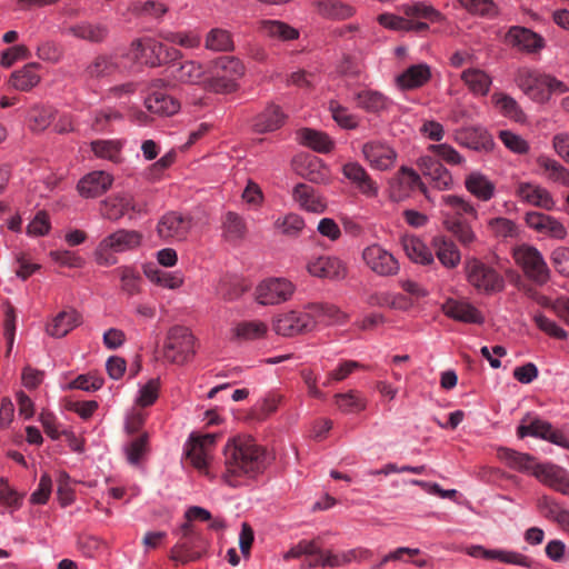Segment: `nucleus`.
<instances>
[{
    "label": "nucleus",
    "instance_id": "c9c22d12",
    "mask_svg": "<svg viewBox=\"0 0 569 569\" xmlns=\"http://www.w3.org/2000/svg\"><path fill=\"white\" fill-rule=\"evenodd\" d=\"M80 323L81 316L76 310L61 311L47 326V332L51 337L62 338Z\"/></svg>",
    "mask_w": 569,
    "mask_h": 569
},
{
    "label": "nucleus",
    "instance_id": "8fccbe9b",
    "mask_svg": "<svg viewBox=\"0 0 569 569\" xmlns=\"http://www.w3.org/2000/svg\"><path fill=\"white\" fill-rule=\"evenodd\" d=\"M146 277L153 283L167 289H178L183 284V276L181 272H169L157 268L146 267Z\"/></svg>",
    "mask_w": 569,
    "mask_h": 569
},
{
    "label": "nucleus",
    "instance_id": "6e6552de",
    "mask_svg": "<svg viewBox=\"0 0 569 569\" xmlns=\"http://www.w3.org/2000/svg\"><path fill=\"white\" fill-rule=\"evenodd\" d=\"M295 290V284L284 278H269L258 284L256 299L262 306L280 305L288 301Z\"/></svg>",
    "mask_w": 569,
    "mask_h": 569
},
{
    "label": "nucleus",
    "instance_id": "ddd939ff",
    "mask_svg": "<svg viewBox=\"0 0 569 569\" xmlns=\"http://www.w3.org/2000/svg\"><path fill=\"white\" fill-rule=\"evenodd\" d=\"M306 269L310 276L328 280H343L348 273L346 263L335 256L312 257Z\"/></svg>",
    "mask_w": 569,
    "mask_h": 569
},
{
    "label": "nucleus",
    "instance_id": "e433bc0d",
    "mask_svg": "<svg viewBox=\"0 0 569 569\" xmlns=\"http://www.w3.org/2000/svg\"><path fill=\"white\" fill-rule=\"evenodd\" d=\"M259 31L266 37L280 41H291L299 38V30L280 20H261Z\"/></svg>",
    "mask_w": 569,
    "mask_h": 569
},
{
    "label": "nucleus",
    "instance_id": "6e6d98bb",
    "mask_svg": "<svg viewBox=\"0 0 569 569\" xmlns=\"http://www.w3.org/2000/svg\"><path fill=\"white\" fill-rule=\"evenodd\" d=\"M203 74V67L192 60L184 61L173 71L176 80L191 84L199 83L202 80Z\"/></svg>",
    "mask_w": 569,
    "mask_h": 569
},
{
    "label": "nucleus",
    "instance_id": "f3484780",
    "mask_svg": "<svg viewBox=\"0 0 569 569\" xmlns=\"http://www.w3.org/2000/svg\"><path fill=\"white\" fill-rule=\"evenodd\" d=\"M456 142L477 152H491L496 146L492 136L482 127L462 128L456 132Z\"/></svg>",
    "mask_w": 569,
    "mask_h": 569
},
{
    "label": "nucleus",
    "instance_id": "4d7b16f0",
    "mask_svg": "<svg viewBox=\"0 0 569 569\" xmlns=\"http://www.w3.org/2000/svg\"><path fill=\"white\" fill-rule=\"evenodd\" d=\"M53 120V110L50 107L34 106L28 112V126L32 131H43Z\"/></svg>",
    "mask_w": 569,
    "mask_h": 569
},
{
    "label": "nucleus",
    "instance_id": "dca6fc26",
    "mask_svg": "<svg viewBox=\"0 0 569 569\" xmlns=\"http://www.w3.org/2000/svg\"><path fill=\"white\" fill-rule=\"evenodd\" d=\"M161 42L150 38L134 39L129 49V57L141 64L150 68H157L161 66L160 59Z\"/></svg>",
    "mask_w": 569,
    "mask_h": 569
},
{
    "label": "nucleus",
    "instance_id": "4c0bfd02",
    "mask_svg": "<svg viewBox=\"0 0 569 569\" xmlns=\"http://www.w3.org/2000/svg\"><path fill=\"white\" fill-rule=\"evenodd\" d=\"M144 106L150 112L163 117L172 116L180 109V102L166 92L148 94Z\"/></svg>",
    "mask_w": 569,
    "mask_h": 569
},
{
    "label": "nucleus",
    "instance_id": "bf43d9fd",
    "mask_svg": "<svg viewBox=\"0 0 569 569\" xmlns=\"http://www.w3.org/2000/svg\"><path fill=\"white\" fill-rule=\"evenodd\" d=\"M159 37L167 42L178 44L186 49L198 48L201 43L199 34L192 31L187 32H174V31H161Z\"/></svg>",
    "mask_w": 569,
    "mask_h": 569
},
{
    "label": "nucleus",
    "instance_id": "ea45409f",
    "mask_svg": "<svg viewBox=\"0 0 569 569\" xmlns=\"http://www.w3.org/2000/svg\"><path fill=\"white\" fill-rule=\"evenodd\" d=\"M67 32L78 39L92 43H100L106 40L109 30L104 24H93L90 22H80L67 29Z\"/></svg>",
    "mask_w": 569,
    "mask_h": 569
},
{
    "label": "nucleus",
    "instance_id": "b1692460",
    "mask_svg": "<svg viewBox=\"0 0 569 569\" xmlns=\"http://www.w3.org/2000/svg\"><path fill=\"white\" fill-rule=\"evenodd\" d=\"M342 173L362 194L377 197L378 186L360 163L352 161L343 164Z\"/></svg>",
    "mask_w": 569,
    "mask_h": 569
},
{
    "label": "nucleus",
    "instance_id": "7c9ffc66",
    "mask_svg": "<svg viewBox=\"0 0 569 569\" xmlns=\"http://www.w3.org/2000/svg\"><path fill=\"white\" fill-rule=\"evenodd\" d=\"M431 78L430 67L426 63L413 64L397 77V84L402 90L422 87Z\"/></svg>",
    "mask_w": 569,
    "mask_h": 569
},
{
    "label": "nucleus",
    "instance_id": "5fc2aeb1",
    "mask_svg": "<svg viewBox=\"0 0 569 569\" xmlns=\"http://www.w3.org/2000/svg\"><path fill=\"white\" fill-rule=\"evenodd\" d=\"M184 453L196 469L207 470L209 451L203 448V445L194 441V438L189 437L184 445Z\"/></svg>",
    "mask_w": 569,
    "mask_h": 569
},
{
    "label": "nucleus",
    "instance_id": "338daca9",
    "mask_svg": "<svg viewBox=\"0 0 569 569\" xmlns=\"http://www.w3.org/2000/svg\"><path fill=\"white\" fill-rule=\"evenodd\" d=\"M274 227L288 237H297L305 228V220L297 213H288L282 218H278Z\"/></svg>",
    "mask_w": 569,
    "mask_h": 569
},
{
    "label": "nucleus",
    "instance_id": "052dcab7",
    "mask_svg": "<svg viewBox=\"0 0 569 569\" xmlns=\"http://www.w3.org/2000/svg\"><path fill=\"white\" fill-rule=\"evenodd\" d=\"M540 507L547 510L546 517L556 521L563 530L569 528V510L562 508L556 500L543 497Z\"/></svg>",
    "mask_w": 569,
    "mask_h": 569
},
{
    "label": "nucleus",
    "instance_id": "3c124183",
    "mask_svg": "<svg viewBox=\"0 0 569 569\" xmlns=\"http://www.w3.org/2000/svg\"><path fill=\"white\" fill-rule=\"evenodd\" d=\"M403 249L409 259L416 263L426 266L433 262L432 251L419 238L411 237L405 239Z\"/></svg>",
    "mask_w": 569,
    "mask_h": 569
},
{
    "label": "nucleus",
    "instance_id": "6ab92c4d",
    "mask_svg": "<svg viewBox=\"0 0 569 569\" xmlns=\"http://www.w3.org/2000/svg\"><path fill=\"white\" fill-rule=\"evenodd\" d=\"M505 41L509 46L527 53L538 52L545 47V40L540 34L520 26L511 27L506 33Z\"/></svg>",
    "mask_w": 569,
    "mask_h": 569
},
{
    "label": "nucleus",
    "instance_id": "e2e57ef3",
    "mask_svg": "<svg viewBox=\"0 0 569 569\" xmlns=\"http://www.w3.org/2000/svg\"><path fill=\"white\" fill-rule=\"evenodd\" d=\"M496 104L501 109V112L517 122H522L526 119V114L518 104V102L510 96L500 93L492 97Z\"/></svg>",
    "mask_w": 569,
    "mask_h": 569
},
{
    "label": "nucleus",
    "instance_id": "5701e85b",
    "mask_svg": "<svg viewBox=\"0 0 569 569\" xmlns=\"http://www.w3.org/2000/svg\"><path fill=\"white\" fill-rule=\"evenodd\" d=\"M441 309L447 317L456 321L475 325H482L485 322L481 311L468 301L450 298L446 300Z\"/></svg>",
    "mask_w": 569,
    "mask_h": 569
},
{
    "label": "nucleus",
    "instance_id": "c756f323",
    "mask_svg": "<svg viewBox=\"0 0 569 569\" xmlns=\"http://www.w3.org/2000/svg\"><path fill=\"white\" fill-rule=\"evenodd\" d=\"M39 69L40 63L38 62L27 63L21 69L16 70L11 73L9 84L16 90L23 92L32 90L41 81V77L38 73Z\"/></svg>",
    "mask_w": 569,
    "mask_h": 569
},
{
    "label": "nucleus",
    "instance_id": "a211bd4d",
    "mask_svg": "<svg viewBox=\"0 0 569 569\" xmlns=\"http://www.w3.org/2000/svg\"><path fill=\"white\" fill-rule=\"evenodd\" d=\"M533 476L551 489L569 496V472L552 463H541L533 468Z\"/></svg>",
    "mask_w": 569,
    "mask_h": 569
},
{
    "label": "nucleus",
    "instance_id": "aec40b11",
    "mask_svg": "<svg viewBox=\"0 0 569 569\" xmlns=\"http://www.w3.org/2000/svg\"><path fill=\"white\" fill-rule=\"evenodd\" d=\"M525 221L530 229L549 236L555 239L562 240L567 237V229L557 218L543 212L530 211L525 216Z\"/></svg>",
    "mask_w": 569,
    "mask_h": 569
},
{
    "label": "nucleus",
    "instance_id": "412c9836",
    "mask_svg": "<svg viewBox=\"0 0 569 569\" xmlns=\"http://www.w3.org/2000/svg\"><path fill=\"white\" fill-rule=\"evenodd\" d=\"M113 183V177L106 171H92L82 177L77 190L83 198H98L106 193Z\"/></svg>",
    "mask_w": 569,
    "mask_h": 569
},
{
    "label": "nucleus",
    "instance_id": "cd10ccee",
    "mask_svg": "<svg viewBox=\"0 0 569 569\" xmlns=\"http://www.w3.org/2000/svg\"><path fill=\"white\" fill-rule=\"evenodd\" d=\"M141 240L142 234L137 230L118 229L104 237L101 242L113 252H124L138 248Z\"/></svg>",
    "mask_w": 569,
    "mask_h": 569
},
{
    "label": "nucleus",
    "instance_id": "473e14b6",
    "mask_svg": "<svg viewBox=\"0 0 569 569\" xmlns=\"http://www.w3.org/2000/svg\"><path fill=\"white\" fill-rule=\"evenodd\" d=\"M357 107L369 113H380L388 110L391 101L383 93L376 90H361L353 96Z\"/></svg>",
    "mask_w": 569,
    "mask_h": 569
},
{
    "label": "nucleus",
    "instance_id": "c03bdc74",
    "mask_svg": "<svg viewBox=\"0 0 569 569\" xmlns=\"http://www.w3.org/2000/svg\"><path fill=\"white\" fill-rule=\"evenodd\" d=\"M442 202L450 211L443 212L446 216H457L459 218H469L470 220H478L477 209L465 198L456 194H447L442 197Z\"/></svg>",
    "mask_w": 569,
    "mask_h": 569
},
{
    "label": "nucleus",
    "instance_id": "58836bf2",
    "mask_svg": "<svg viewBox=\"0 0 569 569\" xmlns=\"http://www.w3.org/2000/svg\"><path fill=\"white\" fill-rule=\"evenodd\" d=\"M301 144L321 153H328L333 149V142L325 132L310 128H302L297 132Z\"/></svg>",
    "mask_w": 569,
    "mask_h": 569
},
{
    "label": "nucleus",
    "instance_id": "1a4fd4ad",
    "mask_svg": "<svg viewBox=\"0 0 569 569\" xmlns=\"http://www.w3.org/2000/svg\"><path fill=\"white\" fill-rule=\"evenodd\" d=\"M315 327L316 321L310 313L297 310L280 313L273 320V330L282 337L303 335Z\"/></svg>",
    "mask_w": 569,
    "mask_h": 569
},
{
    "label": "nucleus",
    "instance_id": "c85d7f7f",
    "mask_svg": "<svg viewBox=\"0 0 569 569\" xmlns=\"http://www.w3.org/2000/svg\"><path fill=\"white\" fill-rule=\"evenodd\" d=\"M442 223L446 230L452 233L461 246L470 247L477 242L478 237L473 231L471 220L469 218L446 216Z\"/></svg>",
    "mask_w": 569,
    "mask_h": 569
},
{
    "label": "nucleus",
    "instance_id": "39448f33",
    "mask_svg": "<svg viewBox=\"0 0 569 569\" xmlns=\"http://www.w3.org/2000/svg\"><path fill=\"white\" fill-rule=\"evenodd\" d=\"M465 271L468 282L479 291L493 293L500 292L505 288L503 277L477 258L466 260Z\"/></svg>",
    "mask_w": 569,
    "mask_h": 569
},
{
    "label": "nucleus",
    "instance_id": "f704fd0d",
    "mask_svg": "<svg viewBox=\"0 0 569 569\" xmlns=\"http://www.w3.org/2000/svg\"><path fill=\"white\" fill-rule=\"evenodd\" d=\"M466 189L481 201H489L496 191V186L483 173L473 171L465 180Z\"/></svg>",
    "mask_w": 569,
    "mask_h": 569
},
{
    "label": "nucleus",
    "instance_id": "774afa93",
    "mask_svg": "<svg viewBox=\"0 0 569 569\" xmlns=\"http://www.w3.org/2000/svg\"><path fill=\"white\" fill-rule=\"evenodd\" d=\"M63 48L53 40H46L38 44L36 54L37 57L52 64L61 61L63 58Z\"/></svg>",
    "mask_w": 569,
    "mask_h": 569
},
{
    "label": "nucleus",
    "instance_id": "72a5a7b5",
    "mask_svg": "<svg viewBox=\"0 0 569 569\" xmlns=\"http://www.w3.org/2000/svg\"><path fill=\"white\" fill-rule=\"evenodd\" d=\"M498 457L509 468L520 472H530L533 476V468L536 458L529 453H523L509 448H500L498 450Z\"/></svg>",
    "mask_w": 569,
    "mask_h": 569
},
{
    "label": "nucleus",
    "instance_id": "49530a36",
    "mask_svg": "<svg viewBox=\"0 0 569 569\" xmlns=\"http://www.w3.org/2000/svg\"><path fill=\"white\" fill-rule=\"evenodd\" d=\"M118 68L113 56L99 54L86 67L84 73L91 79H97L112 74Z\"/></svg>",
    "mask_w": 569,
    "mask_h": 569
},
{
    "label": "nucleus",
    "instance_id": "bb28decb",
    "mask_svg": "<svg viewBox=\"0 0 569 569\" xmlns=\"http://www.w3.org/2000/svg\"><path fill=\"white\" fill-rule=\"evenodd\" d=\"M292 198L301 209L309 212L322 213L327 208L325 199L312 186L307 183L296 184L292 190Z\"/></svg>",
    "mask_w": 569,
    "mask_h": 569
},
{
    "label": "nucleus",
    "instance_id": "a878e982",
    "mask_svg": "<svg viewBox=\"0 0 569 569\" xmlns=\"http://www.w3.org/2000/svg\"><path fill=\"white\" fill-rule=\"evenodd\" d=\"M545 74L526 69L519 72L518 83L523 92L537 102H546L549 100V91L542 86Z\"/></svg>",
    "mask_w": 569,
    "mask_h": 569
},
{
    "label": "nucleus",
    "instance_id": "2f4dec72",
    "mask_svg": "<svg viewBox=\"0 0 569 569\" xmlns=\"http://www.w3.org/2000/svg\"><path fill=\"white\" fill-rule=\"evenodd\" d=\"M435 254L440 263L448 268H456L461 261V254L456 243L445 236H436L432 239Z\"/></svg>",
    "mask_w": 569,
    "mask_h": 569
},
{
    "label": "nucleus",
    "instance_id": "37998d69",
    "mask_svg": "<svg viewBox=\"0 0 569 569\" xmlns=\"http://www.w3.org/2000/svg\"><path fill=\"white\" fill-rule=\"evenodd\" d=\"M461 80L477 96H487L492 80L488 73L478 68H469L461 73Z\"/></svg>",
    "mask_w": 569,
    "mask_h": 569
},
{
    "label": "nucleus",
    "instance_id": "0eeeda50",
    "mask_svg": "<svg viewBox=\"0 0 569 569\" xmlns=\"http://www.w3.org/2000/svg\"><path fill=\"white\" fill-rule=\"evenodd\" d=\"M216 68L228 74H217L208 79L207 87L216 93H230L237 90V79L244 73V66L234 57H222L216 62Z\"/></svg>",
    "mask_w": 569,
    "mask_h": 569
},
{
    "label": "nucleus",
    "instance_id": "0e129e2a",
    "mask_svg": "<svg viewBox=\"0 0 569 569\" xmlns=\"http://www.w3.org/2000/svg\"><path fill=\"white\" fill-rule=\"evenodd\" d=\"M206 48L213 51H231L233 42L230 33L223 29H212L207 34Z\"/></svg>",
    "mask_w": 569,
    "mask_h": 569
},
{
    "label": "nucleus",
    "instance_id": "603ef678",
    "mask_svg": "<svg viewBox=\"0 0 569 569\" xmlns=\"http://www.w3.org/2000/svg\"><path fill=\"white\" fill-rule=\"evenodd\" d=\"M268 327L262 321H242L232 329L233 338L238 340H256L264 337Z\"/></svg>",
    "mask_w": 569,
    "mask_h": 569
},
{
    "label": "nucleus",
    "instance_id": "7ed1b4c3",
    "mask_svg": "<svg viewBox=\"0 0 569 569\" xmlns=\"http://www.w3.org/2000/svg\"><path fill=\"white\" fill-rule=\"evenodd\" d=\"M194 341L189 328L179 325L171 327L166 335L163 358L174 365L187 363L196 353Z\"/></svg>",
    "mask_w": 569,
    "mask_h": 569
},
{
    "label": "nucleus",
    "instance_id": "f03ea898",
    "mask_svg": "<svg viewBox=\"0 0 569 569\" xmlns=\"http://www.w3.org/2000/svg\"><path fill=\"white\" fill-rule=\"evenodd\" d=\"M172 533L178 537L170 551V559L176 563L186 565L200 559L208 547V541L199 527L181 523Z\"/></svg>",
    "mask_w": 569,
    "mask_h": 569
},
{
    "label": "nucleus",
    "instance_id": "69168bd1",
    "mask_svg": "<svg viewBox=\"0 0 569 569\" xmlns=\"http://www.w3.org/2000/svg\"><path fill=\"white\" fill-rule=\"evenodd\" d=\"M149 435L143 432L136 439H133L128 446H126L124 451L127 456V460L130 465L137 466L141 461L142 457L148 452L149 449Z\"/></svg>",
    "mask_w": 569,
    "mask_h": 569
},
{
    "label": "nucleus",
    "instance_id": "13d9d810",
    "mask_svg": "<svg viewBox=\"0 0 569 569\" xmlns=\"http://www.w3.org/2000/svg\"><path fill=\"white\" fill-rule=\"evenodd\" d=\"M91 150L98 158L112 162L120 160L122 144L118 140H96L91 142Z\"/></svg>",
    "mask_w": 569,
    "mask_h": 569
},
{
    "label": "nucleus",
    "instance_id": "4468645a",
    "mask_svg": "<svg viewBox=\"0 0 569 569\" xmlns=\"http://www.w3.org/2000/svg\"><path fill=\"white\" fill-rule=\"evenodd\" d=\"M515 194L521 202L547 211H551L556 207L550 191L538 183L521 181L517 184Z\"/></svg>",
    "mask_w": 569,
    "mask_h": 569
},
{
    "label": "nucleus",
    "instance_id": "f8f14e48",
    "mask_svg": "<svg viewBox=\"0 0 569 569\" xmlns=\"http://www.w3.org/2000/svg\"><path fill=\"white\" fill-rule=\"evenodd\" d=\"M471 557L486 560H497L507 565H515L529 569H539V563L532 558L513 550L486 549L482 546H472L468 552Z\"/></svg>",
    "mask_w": 569,
    "mask_h": 569
},
{
    "label": "nucleus",
    "instance_id": "864d4df0",
    "mask_svg": "<svg viewBox=\"0 0 569 569\" xmlns=\"http://www.w3.org/2000/svg\"><path fill=\"white\" fill-rule=\"evenodd\" d=\"M403 12L408 17L422 18L430 22H443L446 20L445 16L439 10L423 1L407 4Z\"/></svg>",
    "mask_w": 569,
    "mask_h": 569
},
{
    "label": "nucleus",
    "instance_id": "09e8293b",
    "mask_svg": "<svg viewBox=\"0 0 569 569\" xmlns=\"http://www.w3.org/2000/svg\"><path fill=\"white\" fill-rule=\"evenodd\" d=\"M321 16L329 19L343 20L355 14V8L339 0H320L316 3Z\"/></svg>",
    "mask_w": 569,
    "mask_h": 569
},
{
    "label": "nucleus",
    "instance_id": "9b49d317",
    "mask_svg": "<svg viewBox=\"0 0 569 569\" xmlns=\"http://www.w3.org/2000/svg\"><path fill=\"white\" fill-rule=\"evenodd\" d=\"M192 226L193 220L190 216L169 211L160 218L157 232L164 240L182 241L187 239Z\"/></svg>",
    "mask_w": 569,
    "mask_h": 569
},
{
    "label": "nucleus",
    "instance_id": "f257e3e1",
    "mask_svg": "<svg viewBox=\"0 0 569 569\" xmlns=\"http://www.w3.org/2000/svg\"><path fill=\"white\" fill-rule=\"evenodd\" d=\"M226 472L223 480L231 487H237L231 478L248 476L250 478L262 473L267 468V451L253 438L239 436L229 439L223 449Z\"/></svg>",
    "mask_w": 569,
    "mask_h": 569
},
{
    "label": "nucleus",
    "instance_id": "393cba45",
    "mask_svg": "<svg viewBox=\"0 0 569 569\" xmlns=\"http://www.w3.org/2000/svg\"><path fill=\"white\" fill-rule=\"evenodd\" d=\"M286 118L281 107L271 102L253 118L252 128L258 133L272 132L283 126Z\"/></svg>",
    "mask_w": 569,
    "mask_h": 569
},
{
    "label": "nucleus",
    "instance_id": "4be33fe9",
    "mask_svg": "<svg viewBox=\"0 0 569 569\" xmlns=\"http://www.w3.org/2000/svg\"><path fill=\"white\" fill-rule=\"evenodd\" d=\"M418 167L425 177H429L439 190H448L453 184L450 171L440 160L432 156H422L418 160Z\"/></svg>",
    "mask_w": 569,
    "mask_h": 569
},
{
    "label": "nucleus",
    "instance_id": "680f3d73",
    "mask_svg": "<svg viewBox=\"0 0 569 569\" xmlns=\"http://www.w3.org/2000/svg\"><path fill=\"white\" fill-rule=\"evenodd\" d=\"M329 110L337 124L346 130H353L359 126L358 118L336 100L329 101Z\"/></svg>",
    "mask_w": 569,
    "mask_h": 569
},
{
    "label": "nucleus",
    "instance_id": "423d86ee",
    "mask_svg": "<svg viewBox=\"0 0 569 569\" xmlns=\"http://www.w3.org/2000/svg\"><path fill=\"white\" fill-rule=\"evenodd\" d=\"M517 436L519 439L526 437L539 438L569 450V435L562 430L555 429L549 421L538 417L531 419L530 413H527L517 427Z\"/></svg>",
    "mask_w": 569,
    "mask_h": 569
},
{
    "label": "nucleus",
    "instance_id": "79ce46f5",
    "mask_svg": "<svg viewBox=\"0 0 569 569\" xmlns=\"http://www.w3.org/2000/svg\"><path fill=\"white\" fill-rule=\"evenodd\" d=\"M536 162L545 171L547 180L569 188V170L565 166L545 154L539 156Z\"/></svg>",
    "mask_w": 569,
    "mask_h": 569
},
{
    "label": "nucleus",
    "instance_id": "9d476101",
    "mask_svg": "<svg viewBox=\"0 0 569 569\" xmlns=\"http://www.w3.org/2000/svg\"><path fill=\"white\" fill-rule=\"evenodd\" d=\"M362 259L366 266L380 277H391L399 272L400 266L395 256L380 244H371L363 249Z\"/></svg>",
    "mask_w": 569,
    "mask_h": 569
},
{
    "label": "nucleus",
    "instance_id": "2eb2a0df",
    "mask_svg": "<svg viewBox=\"0 0 569 569\" xmlns=\"http://www.w3.org/2000/svg\"><path fill=\"white\" fill-rule=\"evenodd\" d=\"M362 154L372 168L381 171L391 169L398 157L390 144L380 140L366 142L362 146Z\"/></svg>",
    "mask_w": 569,
    "mask_h": 569
},
{
    "label": "nucleus",
    "instance_id": "de8ad7c7",
    "mask_svg": "<svg viewBox=\"0 0 569 569\" xmlns=\"http://www.w3.org/2000/svg\"><path fill=\"white\" fill-rule=\"evenodd\" d=\"M128 201L124 198V193H117L106 198L100 203V213L102 218L112 222L119 221L124 214L126 206Z\"/></svg>",
    "mask_w": 569,
    "mask_h": 569
},
{
    "label": "nucleus",
    "instance_id": "20e7f679",
    "mask_svg": "<svg viewBox=\"0 0 569 569\" xmlns=\"http://www.w3.org/2000/svg\"><path fill=\"white\" fill-rule=\"evenodd\" d=\"M512 257L529 280L538 286L549 281L550 269L536 247L522 243L513 249Z\"/></svg>",
    "mask_w": 569,
    "mask_h": 569
},
{
    "label": "nucleus",
    "instance_id": "a19ab883",
    "mask_svg": "<svg viewBox=\"0 0 569 569\" xmlns=\"http://www.w3.org/2000/svg\"><path fill=\"white\" fill-rule=\"evenodd\" d=\"M247 233L246 222L238 213L228 211L222 222V236L226 241L239 244Z\"/></svg>",
    "mask_w": 569,
    "mask_h": 569
},
{
    "label": "nucleus",
    "instance_id": "a18cd8bd",
    "mask_svg": "<svg viewBox=\"0 0 569 569\" xmlns=\"http://www.w3.org/2000/svg\"><path fill=\"white\" fill-rule=\"evenodd\" d=\"M113 272L120 279V289L123 293L133 297L141 292L142 277L137 269L130 266H120Z\"/></svg>",
    "mask_w": 569,
    "mask_h": 569
}]
</instances>
